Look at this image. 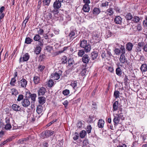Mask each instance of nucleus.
Returning a JSON list of instances; mask_svg holds the SVG:
<instances>
[{"mask_svg": "<svg viewBox=\"0 0 147 147\" xmlns=\"http://www.w3.org/2000/svg\"><path fill=\"white\" fill-rule=\"evenodd\" d=\"M80 46L81 47L84 48L85 52H89L91 49V46L89 43L87 42L86 40L83 39L80 41Z\"/></svg>", "mask_w": 147, "mask_h": 147, "instance_id": "f257e3e1", "label": "nucleus"}, {"mask_svg": "<svg viewBox=\"0 0 147 147\" xmlns=\"http://www.w3.org/2000/svg\"><path fill=\"white\" fill-rule=\"evenodd\" d=\"M61 6V2L59 1H56L53 3V7L54 9L52 11V12H54L55 11L56 13H58V11L57 9L60 8Z\"/></svg>", "mask_w": 147, "mask_h": 147, "instance_id": "f03ea898", "label": "nucleus"}, {"mask_svg": "<svg viewBox=\"0 0 147 147\" xmlns=\"http://www.w3.org/2000/svg\"><path fill=\"white\" fill-rule=\"evenodd\" d=\"M30 101L27 99H24L21 102L22 106L24 107H27L29 106L30 105Z\"/></svg>", "mask_w": 147, "mask_h": 147, "instance_id": "7ed1b4c3", "label": "nucleus"}, {"mask_svg": "<svg viewBox=\"0 0 147 147\" xmlns=\"http://www.w3.org/2000/svg\"><path fill=\"white\" fill-rule=\"evenodd\" d=\"M30 56L28 53H26L22 57H21L20 59V62L26 61L29 59Z\"/></svg>", "mask_w": 147, "mask_h": 147, "instance_id": "20e7f679", "label": "nucleus"}, {"mask_svg": "<svg viewBox=\"0 0 147 147\" xmlns=\"http://www.w3.org/2000/svg\"><path fill=\"white\" fill-rule=\"evenodd\" d=\"M82 59L84 63L88 64L90 60V58L88 55L85 54L83 56Z\"/></svg>", "mask_w": 147, "mask_h": 147, "instance_id": "39448f33", "label": "nucleus"}, {"mask_svg": "<svg viewBox=\"0 0 147 147\" xmlns=\"http://www.w3.org/2000/svg\"><path fill=\"white\" fill-rule=\"evenodd\" d=\"M45 88L43 87L40 88L38 91V96H43L44 95L46 92Z\"/></svg>", "mask_w": 147, "mask_h": 147, "instance_id": "423d86ee", "label": "nucleus"}, {"mask_svg": "<svg viewBox=\"0 0 147 147\" xmlns=\"http://www.w3.org/2000/svg\"><path fill=\"white\" fill-rule=\"evenodd\" d=\"M20 83L22 87L24 88L26 86L27 82L25 79H22L20 80Z\"/></svg>", "mask_w": 147, "mask_h": 147, "instance_id": "0eeeda50", "label": "nucleus"}, {"mask_svg": "<svg viewBox=\"0 0 147 147\" xmlns=\"http://www.w3.org/2000/svg\"><path fill=\"white\" fill-rule=\"evenodd\" d=\"M51 78H52L55 80H58L60 77V76L59 74L57 73L52 74L51 75Z\"/></svg>", "mask_w": 147, "mask_h": 147, "instance_id": "6e6552de", "label": "nucleus"}, {"mask_svg": "<svg viewBox=\"0 0 147 147\" xmlns=\"http://www.w3.org/2000/svg\"><path fill=\"white\" fill-rule=\"evenodd\" d=\"M11 107L13 110L16 111H19L21 110L20 106L16 104H13Z\"/></svg>", "mask_w": 147, "mask_h": 147, "instance_id": "1a4fd4ad", "label": "nucleus"}, {"mask_svg": "<svg viewBox=\"0 0 147 147\" xmlns=\"http://www.w3.org/2000/svg\"><path fill=\"white\" fill-rule=\"evenodd\" d=\"M90 7L89 4H85L82 8L83 11L86 12H88L90 10Z\"/></svg>", "mask_w": 147, "mask_h": 147, "instance_id": "9d476101", "label": "nucleus"}, {"mask_svg": "<svg viewBox=\"0 0 147 147\" xmlns=\"http://www.w3.org/2000/svg\"><path fill=\"white\" fill-rule=\"evenodd\" d=\"M38 102L40 105H43L46 101V98L45 97H38Z\"/></svg>", "mask_w": 147, "mask_h": 147, "instance_id": "9b49d317", "label": "nucleus"}, {"mask_svg": "<svg viewBox=\"0 0 147 147\" xmlns=\"http://www.w3.org/2000/svg\"><path fill=\"white\" fill-rule=\"evenodd\" d=\"M133 46V44L131 42H129L127 43L126 45V48L127 50L129 51L132 50Z\"/></svg>", "mask_w": 147, "mask_h": 147, "instance_id": "f8f14e48", "label": "nucleus"}, {"mask_svg": "<svg viewBox=\"0 0 147 147\" xmlns=\"http://www.w3.org/2000/svg\"><path fill=\"white\" fill-rule=\"evenodd\" d=\"M40 78L38 76H35L33 78V82L35 84H38L40 83Z\"/></svg>", "mask_w": 147, "mask_h": 147, "instance_id": "ddd939ff", "label": "nucleus"}, {"mask_svg": "<svg viewBox=\"0 0 147 147\" xmlns=\"http://www.w3.org/2000/svg\"><path fill=\"white\" fill-rule=\"evenodd\" d=\"M122 18L119 16L116 17L114 19V22L117 24H120L122 22Z\"/></svg>", "mask_w": 147, "mask_h": 147, "instance_id": "4468645a", "label": "nucleus"}, {"mask_svg": "<svg viewBox=\"0 0 147 147\" xmlns=\"http://www.w3.org/2000/svg\"><path fill=\"white\" fill-rule=\"evenodd\" d=\"M110 3V0H106L103 1L102 3L100 5L101 7H107L109 5V3Z\"/></svg>", "mask_w": 147, "mask_h": 147, "instance_id": "2eb2a0df", "label": "nucleus"}, {"mask_svg": "<svg viewBox=\"0 0 147 147\" xmlns=\"http://www.w3.org/2000/svg\"><path fill=\"white\" fill-rule=\"evenodd\" d=\"M42 110L43 107L42 106L39 105L37 107L36 111L38 114H40L42 113Z\"/></svg>", "mask_w": 147, "mask_h": 147, "instance_id": "dca6fc26", "label": "nucleus"}, {"mask_svg": "<svg viewBox=\"0 0 147 147\" xmlns=\"http://www.w3.org/2000/svg\"><path fill=\"white\" fill-rule=\"evenodd\" d=\"M120 61L122 63H124L127 61L124 55L121 54L120 57Z\"/></svg>", "mask_w": 147, "mask_h": 147, "instance_id": "f3484780", "label": "nucleus"}, {"mask_svg": "<svg viewBox=\"0 0 147 147\" xmlns=\"http://www.w3.org/2000/svg\"><path fill=\"white\" fill-rule=\"evenodd\" d=\"M91 57L92 60H94L98 56V53L95 51L92 52L91 54Z\"/></svg>", "mask_w": 147, "mask_h": 147, "instance_id": "a211bd4d", "label": "nucleus"}, {"mask_svg": "<svg viewBox=\"0 0 147 147\" xmlns=\"http://www.w3.org/2000/svg\"><path fill=\"white\" fill-rule=\"evenodd\" d=\"M104 121L102 119H100L98 122V125L99 128H102L103 127Z\"/></svg>", "mask_w": 147, "mask_h": 147, "instance_id": "6ab92c4d", "label": "nucleus"}, {"mask_svg": "<svg viewBox=\"0 0 147 147\" xmlns=\"http://www.w3.org/2000/svg\"><path fill=\"white\" fill-rule=\"evenodd\" d=\"M85 52V51L83 49H82L79 50L78 53V55L79 57H83V55H84Z\"/></svg>", "mask_w": 147, "mask_h": 147, "instance_id": "aec40b11", "label": "nucleus"}, {"mask_svg": "<svg viewBox=\"0 0 147 147\" xmlns=\"http://www.w3.org/2000/svg\"><path fill=\"white\" fill-rule=\"evenodd\" d=\"M54 84V82L52 79H50L47 83V85L49 88H51L53 86Z\"/></svg>", "mask_w": 147, "mask_h": 147, "instance_id": "412c9836", "label": "nucleus"}, {"mask_svg": "<svg viewBox=\"0 0 147 147\" xmlns=\"http://www.w3.org/2000/svg\"><path fill=\"white\" fill-rule=\"evenodd\" d=\"M11 92L12 95H14L15 96H16L18 94V90L15 88H13L11 89Z\"/></svg>", "mask_w": 147, "mask_h": 147, "instance_id": "4be33fe9", "label": "nucleus"}, {"mask_svg": "<svg viewBox=\"0 0 147 147\" xmlns=\"http://www.w3.org/2000/svg\"><path fill=\"white\" fill-rule=\"evenodd\" d=\"M140 69L142 72H145L147 70V66L146 64H142L140 67Z\"/></svg>", "mask_w": 147, "mask_h": 147, "instance_id": "5701e85b", "label": "nucleus"}, {"mask_svg": "<svg viewBox=\"0 0 147 147\" xmlns=\"http://www.w3.org/2000/svg\"><path fill=\"white\" fill-rule=\"evenodd\" d=\"M100 12V9L97 8H94L93 11V13L95 15H98Z\"/></svg>", "mask_w": 147, "mask_h": 147, "instance_id": "b1692460", "label": "nucleus"}, {"mask_svg": "<svg viewBox=\"0 0 147 147\" xmlns=\"http://www.w3.org/2000/svg\"><path fill=\"white\" fill-rule=\"evenodd\" d=\"M86 134V133L85 130H83L80 132V136L81 138H84Z\"/></svg>", "mask_w": 147, "mask_h": 147, "instance_id": "393cba45", "label": "nucleus"}, {"mask_svg": "<svg viewBox=\"0 0 147 147\" xmlns=\"http://www.w3.org/2000/svg\"><path fill=\"white\" fill-rule=\"evenodd\" d=\"M41 48L39 46L36 47L34 51V52L36 54H38L41 51Z\"/></svg>", "mask_w": 147, "mask_h": 147, "instance_id": "a878e982", "label": "nucleus"}, {"mask_svg": "<svg viewBox=\"0 0 147 147\" xmlns=\"http://www.w3.org/2000/svg\"><path fill=\"white\" fill-rule=\"evenodd\" d=\"M32 41L33 40L32 39L29 37H26L25 39V42L28 44H30Z\"/></svg>", "mask_w": 147, "mask_h": 147, "instance_id": "bb28decb", "label": "nucleus"}, {"mask_svg": "<svg viewBox=\"0 0 147 147\" xmlns=\"http://www.w3.org/2000/svg\"><path fill=\"white\" fill-rule=\"evenodd\" d=\"M113 110L114 111L117 110L118 108V102L117 101H115L113 104Z\"/></svg>", "mask_w": 147, "mask_h": 147, "instance_id": "cd10ccee", "label": "nucleus"}, {"mask_svg": "<svg viewBox=\"0 0 147 147\" xmlns=\"http://www.w3.org/2000/svg\"><path fill=\"white\" fill-rule=\"evenodd\" d=\"M40 38L41 37L40 36H39V35L38 34H36L34 37L33 39L35 41H38L39 42Z\"/></svg>", "mask_w": 147, "mask_h": 147, "instance_id": "c85d7f7f", "label": "nucleus"}, {"mask_svg": "<svg viewBox=\"0 0 147 147\" xmlns=\"http://www.w3.org/2000/svg\"><path fill=\"white\" fill-rule=\"evenodd\" d=\"M71 85L75 89H76L78 88L77 87V82L76 81H74L73 82H72Z\"/></svg>", "mask_w": 147, "mask_h": 147, "instance_id": "c756f323", "label": "nucleus"}, {"mask_svg": "<svg viewBox=\"0 0 147 147\" xmlns=\"http://www.w3.org/2000/svg\"><path fill=\"white\" fill-rule=\"evenodd\" d=\"M139 17L137 16H134L132 20L135 23H137L140 20Z\"/></svg>", "mask_w": 147, "mask_h": 147, "instance_id": "7c9ffc66", "label": "nucleus"}, {"mask_svg": "<svg viewBox=\"0 0 147 147\" xmlns=\"http://www.w3.org/2000/svg\"><path fill=\"white\" fill-rule=\"evenodd\" d=\"M16 81V80L15 78H12L10 83V84L12 86H15V84Z\"/></svg>", "mask_w": 147, "mask_h": 147, "instance_id": "2f4dec72", "label": "nucleus"}, {"mask_svg": "<svg viewBox=\"0 0 147 147\" xmlns=\"http://www.w3.org/2000/svg\"><path fill=\"white\" fill-rule=\"evenodd\" d=\"M116 74L118 76H120L122 74V70L120 68L118 67L116 69Z\"/></svg>", "mask_w": 147, "mask_h": 147, "instance_id": "473e14b6", "label": "nucleus"}, {"mask_svg": "<svg viewBox=\"0 0 147 147\" xmlns=\"http://www.w3.org/2000/svg\"><path fill=\"white\" fill-rule=\"evenodd\" d=\"M125 17L127 20H130L132 18V15L130 13L126 14Z\"/></svg>", "mask_w": 147, "mask_h": 147, "instance_id": "72a5a7b5", "label": "nucleus"}, {"mask_svg": "<svg viewBox=\"0 0 147 147\" xmlns=\"http://www.w3.org/2000/svg\"><path fill=\"white\" fill-rule=\"evenodd\" d=\"M11 126L10 124H6L4 128L6 130H9L11 128Z\"/></svg>", "mask_w": 147, "mask_h": 147, "instance_id": "f704fd0d", "label": "nucleus"}, {"mask_svg": "<svg viewBox=\"0 0 147 147\" xmlns=\"http://www.w3.org/2000/svg\"><path fill=\"white\" fill-rule=\"evenodd\" d=\"M86 130L88 134H89L91 132L92 129V127L90 125H87L86 128Z\"/></svg>", "mask_w": 147, "mask_h": 147, "instance_id": "c9c22d12", "label": "nucleus"}, {"mask_svg": "<svg viewBox=\"0 0 147 147\" xmlns=\"http://www.w3.org/2000/svg\"><path fill=\"white\" fill-rule=\"evenodd\" d=\"M120 92L119 91H115L114 92V96L116 98L119 97V96Z\"/></svg>", "mask_w": 147, "mask_h": 147, "instance_id": "e433bc0d", "label": "nucleus"}, {"mask_svg": "<svg viewBox=\"0 0 147 147\" xmlns=\"http://www.w3.org/2000/svg\"><path fill=\"white\" fill-rule=\"evenodd\" d=\"M67 57L65 56H63L61 59V63L65 64L67 62Z\"/></svg>", "mask_w": 147, "mask_h": 147, "instance_id": "4c0bfd02", "label": "nucleus"}, {"mask_svg": "<svg viewBox=\"0 0 147 147\" xmlns=\"http://www.w3.org/2000/svg\"><path fill=\"white\" fill-rule=\"evenodd\" d=\"M43 2L44 6H49L50 4V1L49 0H44L43 1Z\"/></svg>", "mask_w": 147, "mask_h": 147, "instance_id": "58836bf2", "label": "nucleus"}, {"mask_svg": "<svg viewBox=\"0 0 147 147\" xmlns=\"http://www.w3.org/2000/svg\"><path fill=\"white\" fill-rule=\"evenodd\" d=\"M62 93L65 96L68 95L69 94V90L68 89H65L63 91Z\"/></svg>", "mask_w": 147, "mask_h": 147, "instance_id": "ea45409f", "label": "nucleus"}, {"mask_svg": "<svg viewBox=\"0 0 147 147\" xmlns=\"http://www.w3.org/2000/svg\"><path fill=\"white\" fill-rule=\"evenodd\" d=\"M30 97L31 100L34 101H35L36 100V95L35 94H32L31 95Z\"/></svg>", "mask_w": 147, "mask_h": 147, "instance_id": "a19ab883", "label": "nucleus"}, {"mask_svg": "<svg viewBox=\"0 0 147 147\" xmlns=\"http://www.w3.org/2000/svg\"><path fill=\"white\" fill-rule=\"evenodd\" d=\"M24 96L22 94H20L19 95L17 100L18 101H20L22 100L24 98Z\"/></svg>", "mask_w": 147, "mask_h": 147, "instance_id": "79ce46f5", "label": "nucleus"}, {"mask_svg": "<svg viewBox=\"0 0 147 147\" xmlns=\"http://www.w3.org/2000/svg\"><path fill=\"white\" fill-rule=\"evenodd\" d=\"M113 121L115 124L119 123L120 121H119L118 118L117 117H115L113 119Z\"/></svg>", "mask_w": 147, "mask_h": 147, "instance_id": "37998d69", "label": "nucleus"}, {"mask_svg": "<svg viewBox=\"0 0 147 147\" xmlns=\"http://www.w3.org/2000/svg\"><path fill=\"white\" fill-rule=\"evenodd\" d=\"M38 34L39 35H42L44 33V30L41 29H39V30L37 31Z\"/></svg>", "mask_w": 147, "mask_h": 147, "instance_id": "c03bdc74", "label": "nucleus"}, {"mask_svg": "<svg viewBox=\"0 0 147 147\" xmlns=\"http://www.w3.org/2000/svg\"><path fill=\"white\" fill-rule=\"evenodd\" d=\"M45 68V66L44 65H40L38 67V69L40 71H42Z\"/></svg>", "mask_w": 147, "mask_h": 147, "instance_id": "a18cd8bd", "label": "nucleus"}, {"mask_svg": "<svg viewBox=\"0 0 147 147\" xmlns=\"http://www.w3.org/2000/svg\"><path fill=\"white\" fill-rule=\"evenodd\" d=\"M44 134L46 137L50 136V130H47L45 131V132Z\"/></svg>", "mask_w": 147, "mask_h": 147, "instance_id": "49530a36", "label": "nucleus"}, {"mask_svg": "<svg viewBox=\"0 0 147 147\" xmlns=\"http://www.w3.org/2000/svg\"><path fill=\"white\" fill-rule=\"evenodd\" d=\"M30 18V17L28 16L26 18L25 20L23 22V23L25 25H26V24L28 22L29 19Z\"/></svg>", "mask_w": 147, "mask_h": 147, "instance_id": "de8ad7c7", "label": "nucleus"}, {"mask_svg": "<svg viewBox=\"0 0 147 147\" xmlns=\"http://www.w3.org/2000/svg\"><path fill=\"white\" fill-rule=\"evenodd\" d=\"M75 33L74 31H71L69 33L68 36L70 38H71L75 36Z\"/></svg>", "mask_w": 147, "mask_h": 147, "instance_id": "09e8293b", "label": "nucleus"}, {"mask_svg": "<svg viewBox=\"0 0 147 147\" xmlns=\"http://www.w3.org/2000/svg\"><path fill=\"white\" fill-rule=\"evenodd\" d=\"M137 29L139 31H141L142 30V28L140 24H138L137 26Z\"/></svg>", "mask_w": 147, "mask_h": 147, "instance_id": "8fccbe9b", "label": "nucleus"}, {"mask_svg": "<svg viewBox=\"0 0 147 147\" xmlns=\"http://www.w3.org/2000/svg\"><path fill=\"white\" fill-rule=\"evenodd\" d=\"M79 138V134L77 133H75V136L73 137V139L74 140H77Z\"/></svg>", "mask_w": 147, "mask_h": 147, "instance_id": "3c124183", "label": "nucleus"}, {"mask_svg": "<svg viewBox=\"0 0 147 147\" xmlns=\"http://www.w3.org/2000/svg\"><path fill=\"white\" fill-rule=\"evenodd\" d=\"M86 69H82L80 73L81 75L82 76H84L86 74Z\"/></svg>", "mask_w": 147, "mask_h": 147, "instance_id": "603ef678", "label": "nucleus"}, {"mask_svg": "<svg viewBox=\"0 0 147 147\" xmlns=\"http://www.w3.org/2000/svg\"><path fill=\"white\" fill-rule=\"evenodd\" d=\"M115 53L116 55H119L120 53V51L118 49H116L114 50Z\"/></svg>", "mask_w": 147, "mask_h": 147, "instance_id": "864d4df0", "label": "nucleus"}, {"mask_svg": "<svg viewBox=\"0 0 147 147\" xmlns=\"http://www.w3.org/2000/svg\"><path fill=\"white\" fill-rule=\"evenodd\" d=\"M77 126L78 128H80L82 127V124L81 121H80L78 123Z\"/></svg>", "mask_w": 147, "mask_h": 147, "instance_id": "5fc2aeb1", "label": "nucleus"}, {"mask_svg": "<svg viewBox=\"0 0 147 147\" xmlns=\"http://www.w3.org/2000/svg\"><path fill=\"white\" fill-rule=\"evenodd\" d=\"M143 24L144 27H147V20L145 19V20L143 21Z\"/></svg>", "mask_w": 147, "mask_h": 147, "instance_id": "6e6d98bb", "label": "nucleus"}, {"mask_svg": "<svg viewBox=\"0 0 147 147\" xmlns=\"http://www.w3.org/2000/svg\"><path fill=\"white\" fill-rule=\"evenodd\" d=\"M122 108H119L118 109V113L117 114V115L118 116H119L120 114H121L122 113Z\"/></svg>", "mask_w": 147, "mask_h": 147, "instance_id": "4d7b16f0", "label": "nucleus"}, {"mask_svg": "<svg viewBox=\"0 0 147 147\" xmlns=\"http://www.w3.org/2000/svg\"><path fill=\"white\" fill-rule=\"evenodd\" d=\"M68 101L67 100H65L63 102V104L64 105L65 107H67L68 104Z\"/></svg>", "mask_w": 147, "mask_h": 147, "instance_id": "13d9d810", "label": "nucleus"}, {"mask_svg": "<svg viewBox=\"0 0 147 147\" xmlns=\"http://www.w3.org/2000/svg\"><path fill=\"white\" fill-rule=\"evenodd\" d=\"M52 16V14L50 13H49L47 16V17L49 20L51 19Z\"/></svg>", "mask_w": 147, "mask_h": 147, "instance_id": "bf43d9fd", "label": "nucleus"}, {"mask_svg": "<svg viewBox=\"0 0 147 147\" xmlns=\"http://www.w3.org/2000/svg\"><path fill=\"white\" fill-rule=\"evenodd\" d=\"M57 121V119H55V120H53L52 121L50 122L49 123H48L47 124V126L48 127L50 126L51 125H52V124L54 123L56 121Z\"/></svg>", "mask_w": 147, "mask_h": 147, "instance_id": "052dcab7", "label": "nucleus"}, {"mask_svg": "<svg viewBox=\"0 0 147 147\" xmlns=\"http://www.w3.org/2000/svg\"><path fill=\"white\" fill-rule=\"evenodd\" d=\"M83 1L85 4H89L90 3V0H83Z\"/></svg>", "mask_w": 147, "mask_h": 147, "instance_id": "680f3d73", "label": "nucleus"}, {"mask_svg": "<svg viewBox=\"0 0 147 147\" xmlns=\"http://www.w3.org/2000/svg\"><path fill=\"white\" fill-rule=\"evenodd\" d=\"M5 14L3 13H0V20H1L4 16Z\"/></svg>", "mask_w": 147, "mask_h": 147, "instance_id": "e2e57ef3", "label": "nucleus"}, {"mask_svg": "<svg viewBox=\"0 0 147 147\" xmlns=\"http://www.w3.org/2000/svg\"><path fill=\"white\" fill-rule=\"evenodd\" d=\"M5 132L3 131H1L0 132V138L2 137L4 134Z\"/></svg>", "mask_w": 147, "mask_h": 147, "instance_id": "0e129e2a", "label": "nucleus"}, {"mask_svg": "<svg viewBox=\"0 0 147 147\" xmlns=\"http://www.w3.org/2000/svg\"><path fill=\"white\" fill-rule=\"evenodd\" d=\"M5 9V7L4 6H2L0 8V13H3V12Z\"/></svg>", "mask_w": 147, "mask_h": 147, "instance_id": "69168bd1", "label": "nucleus"}, {"mask_svg": "<svg viewBox=\"0 0 147 147\" xmlns=\"http://www.w3.org/2000/svg\"><path fill=\"white\" fill-rule=\"evenodd\" d=\"M144 50L146 51H147V44L145 45L144 46V47L143 48Z\"/></svg>", "mask_w": 147, "mask_h": 147, "instance_id": "338daca9", "label": "nucleus"}, {"mask_svg": "<svg viewBox=\"0 0 147 147\" xmlns=\"http://www.w3.org/2000/svg\"><path fill=\"white\" fill-rule=\"evenodd\" d=\"M5 121L6 124H10L9 123V118H6L5 119Z\"/></svg>", "mask_w": 147, "mask_h": 147, "instance_id": "774afa93", "label": "nucleus"}]
</instances>
